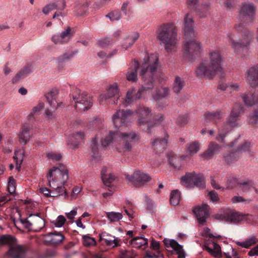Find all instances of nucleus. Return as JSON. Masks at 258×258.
<instances>
[{
    "label": "nucleus",
    "mask_w": 258,
    "mask_h": 258,
    "mask_svg": "<svg viewBox=\"0 0 258 258\" xmlns=\"http://www.w3.org/2000/svg\"><path fill=\"white\" fill-rule=\"evenodd\" d=\"M139 64L138 61H135L134 63L133 68L128 69L126 73V79L129 81L136 82L138 80L137 70L139 68Z\"/></svg>",
    "instance_id": "obj_33"
},
{
    "label": "nucleus",
    "mask_w": 258,
    "mask_h": 258,
    "mask_svg": "<svg viewBox=\"0 0 258 258\" xmlns=\"http://www.w3.org/2000/svg\"><path fill=\"white\" fill-rule=\"evenodd\" d=\"M223 116L224 113L221 110L208 112L205 114V121H212L217 124L221 120Z\"/></svg>",
    "instance_id": "obj_28"
},
{
    "label": "nucleus",
    "mask_w": 258,
    "mask_h": 258,
    "mask_svg": "<svg viewBox=\"0 0 258 258\" xmlns=\"http://www.w3.org/2000/svg\"><path fill=\"white\" fill-rule=\"evenodd\" d=\"M181 183L187 188H191L196 186L199 188L203 189L206 186L203 175L200 173H196L195 172L187 173L182 177Z\"/></svg>",
    "instance_id": "obj_11"
},
{
    "label": "nucleus",
    "mask_w": 258,
    "mask_h": 258,
    "mask_svg": "<svg viewBox=\"0 0 258 258\" xmlns=\"http://www.w3.org/2000/svg\"><path fill=\"white\" fill-rule=\"evenodd\" d=\"M58 94V90L56 88H53L45 95L49 105L54 109H57L61 104V102H58L57 100Z\"/></svg>",
    "instance_id": "obj_22"
},
{
    "label": "nucleus",
    "mask_w": 258,
    "mask_h": 258,
    "mask_svg": "<svg viewBox=\"0 0 258 258\" xmlns=\"http://www.w3.org/2000/svg\"><path fill=\"white\" fill-rule=\"evenodd\" d=\"M151 108L144 106H139L135 111L138 117L137 123L140 126L144 125L149 122V117L151 116Z\"/></svg>",
    "instance_id": "obj_17"
},
{
    "label": "nucleus",
    "mask_w": 258,
    "mask_h": 258,
    "mask_svg": "<svg viewBox=\"0 0 258 258\" xmlns=\"http://www.w3.org/2000/svg\"><path fill=\"white\" fill-rule=\"evenodd\" d=\"M40 190L46 197H57V196H63L58 190L57 191V192H56V195H53L52 194V192L54 190H55V189H54V188H52L51 190H49L46 187H42V188H40Z\"/></svg>",
    "instance_id": "obj_50"
},
{
    "label": "nucleus",
    "mask_w": 258,
    "mask_h": 258,
    "mask_svg": "<svg viewBox=\"0 0 258 258\" xmlns=\"http://www.w3.org/2000/svg\"><path fill=\"white\" fill-rule=\"evenodd\" d=\"M219 133L216 136V139L218 141H220L221 143H224L225 142V138L226 137L227 134L229 132H227L225 129H224V125H223L222 128L221 130H219Z\"/></svg>",
    "instance_id": "obj_58"
},
{
    "label": "nucleus",
    "mask_w": 258,
    "mask_h": 258,
    "mask_svg": "<svg viewBox=\"0 0 258 258\" xmlns=\"http://www.w3.org/2000/svg\"><path fill=\"white\" fill-rule=\"evenodd\" d=\"M72 96L74 107L80 111L87 110L92 106L91 99L85 92L75 88L72 90Z\"/></svg>",
    "instance_id": "obj_10"
},
{
    "label": "nucleus",
    "mask_w": 258,
    "mask_h": 258,
    "mask_svg": "<svg viewBox=\"0 0 258 258\" xmlns=\"http://www.w3.org/2000/svg\"><path fill=\"white\" fill-rule=\"evenodd\" d=\"M140 34L136 32L132 35H128L124 39L121 44L122 47L125 50L133 46L134 43L138 39Z\"/></svg>",
    "instance_id": "obj_32"
},
{
    "label": "nucleus",
    "mask_w": 258,
    "mask_h": 258,
    "mask_svg": "<svg viewBox=\"0 0 258 258\" xmlns=\"http://www.w3.org/2000/svg\"><path fill=\"white\" fill-rule=\"evenodd\" d=\"M209 4H202L199 6L195 12L200 17H205L207 16L209 13Z\"/></svg>",
    "instance_id": "obj_41"
},
{
    "label": "nucleus",
    "mask_w": 258,
    "mask_h": 258,
    "mask_svg": "<svg viewBox=\"0 0 258 258\" xmlns=\"http://www.w3.org/2000/svg\"><path fill=\"white\" fill-rule=\"evenodd\" d=\"M48 235L50 237V242L55 245L61 243L65 238L64 235L59 232L54 231L53 233H48Z\"/></svg>",
    "instance_id": "obj_37"
},
{
    "label": "nucleus",
    "mask_w": 258,
    "mask_h": 258,
    "mask_svg": "<svg viewBox=\"0 0 258 258\" xmlns=\"http://www.w3.org/2000/svg\"><path fill=\"white\" fill-rule=\"evenodd\" d=\"M98 145L97 143V140L96 137H95L93 139L90 148L91 149L92 152H93V155L92 156L93 158H95L97 157V155L98 154Z\"/></svg>",
    "instance_id": "obj_53"
},
{
    "label": "nucleus",
    "mask_w": 258,
    "mask_h": 258,
    "mask_svg": "<svg viewBox=\"0 0 258 258\" xmlns=\"http://www.w3.org/2000/svg\"><path fill=\"white\" fill-rule=\"evenodd\" d=\"M31 126L28 124H24L19 134V140L21 144L25 145L31 137L30 130Z\"/></svg>",
    "instance_id": "obj_27"
},
{
    "label": "nucleus",
    "mask_w": 258,
    "mask_h": 258,
    "mask_svg": "<svg viewBox=\"0 0 258 258\" xmlns=\"http://www.w3.org/2000/svg\"><path fill=\"white\" fill-rule=\"evenodd\" d=\"M241 104H236L228 116L226 121L224 123V129L227 132L231 131L233 128L239 124V116L242 110Z\"/></svg>",
    "instance_id": "obj_13"
},
{
    "label": "nucleus",
    "mask_w": 258,
    "mask_h": 258,
    "mask_svg": "<svg viewBox=\"0 0 258 258\" xmlns=\"http://www.w3.org/2000/svg\"><path fill=\"white\" fill-rule=\"evenodd\" d=\"M208 207L207 204H204L194 208L192 210V212L200 225H203L207 221L209 216Z\"/></svg>",
    "instance_id": "obj_19"
},
{
    "label": "nucleus",
    "mask_w": 258,
    "mask_h": 258,
    "mask_svg": "<svg viewBox=\"0 0 258 258\" xmlns=\"http://www.w3.org/2000/svg\"><path fill=\"white\" fill-rule=\"evenodd\" d=\"M8 244L9 249L8 254L12 258H23L26 253L25 246L17 243L16 239L9 235H3L0 236V245Z\"/></svg>",
    "instance_id": "obj_8"
},
{
    "label": "nucleus",
    "mask_w": 258,
    "mask_h": 258,
    "mask_svg": "<svg viewBox=\"0 0 258 258\" xmlns=\"http://www.w3.org/2000/svg\"><path fill=\"white\" fill-rule=\"evenodd\" d=\"M24 151L23 149L17 150L15 152L14 159L16 164V169L19 171L21 168V165L23 161Z\"/></svg>",
    "instance_id": "obj_38"
},
{
    "label": "nucleus",
    "mask_w": 258,
    "mask_h": 258,
    "mask_svg": "<svg viewBox=\"0 0 258 258\" xmlns=\"http://www.w3.org/2000/svg\"><path fill=\"white\" fill-rule=\"evenodd\" d=\"M47 178L49 185L51 188L55 189L52 192L56 195L57 191H59L64 198L68 197L64 184L69 178V171L67 167L63 164H58L50 169L47 174Z\"/></svg>",
    "instance_id": "obj_6"
},
{
    "label": "nucleus",
    "mask_w": 258,
    "mask_h": 258,
    "mask_svg": "<svg viewBox=\"0 0 258 258\" xmlns=\"http://www.w3.org/2000/svg\"><path fill=\"white\" fill-rule=\"evenodd\" d=\"M139 140V136L134 132L122 133L110 131L101 140V144L106 147L114 144L117 151L121 154L131 152L135 142Z\"/></svg>",
    "instance_id": "obj_3"
},
{
    "label": "nucleus",
    "mask_w": 258,
    "mask_h": 258,
    "mask_svg": "<svg viewBox=\"0 0 258 258\" xmlns=\"http://www.w3.org/2000/svg\"><path fill=\"white\" fill-rule=\"evenodd\" d=\"M193 26L192 16L188 13L184 17L183 31L186 40L183 44V52L184 57L190 61H192L195 57L199 56L203 50L199 41L194 39L188 40L195 36Z\"/></svg>",
    "instance_id": "obj_2"
},
{
    "label": "nucleus",
    "mask_w": 258,
    "mask_h": 258,
    "mask_svg": "<svg viewBox=\"0 0 258 258\" xmlns=\"http://www.w3.org/2000/svg\"><path fill=\"white\" fill-rule=\"evenodd\" d=\"M226 258H238V253L231 245H227L226 249L223 251Z\"/></svg>",
    "instance_id": "obj_48"
},
{
    "label": "nucleus",
    "mask_w": 258,
    "mask_h": 258,
    "mask_svg": "<svg viewBox=\"0 0 258 258\" xmlns=\"http://www.w3.org/2000/svg\"><path fill=\"white\" fill-rule=\"evenodd\" d=\"M66 219L62 215H59L56 220L51 222L56 227H61L64 224Z\"/></svg>",
    "instance_id": "obj_60"
},
{
    "label": "nucleus",
    "mask_w": 258,
    "mask_h": 258,
    "mask_svg": "<svg viewBox=\"0 0 258 258\" xmlns=\"http://www.w3.org/2000/svg\"><path fill=\"white\" fill-rule=\"evenodd\" d=\"M169 163L171 166L174 168L179 169L181 166V158L178 157L175 154L171 153L167 156Z\"/></svg>",
    "instance_id": "obj_36"
},
{
    "label": "nucleus",
    "mask_w": 258,
    "mask_h": 258,
    "mask_svg": "<svg viewBox=\"0 0 258 258\" xmlns=\"http://www.w3.org/2000/svg\"><path fill=\"white\" fill-rule=\"evenodd\" d=\"M125 179L135 187L144 185L151 179V176L140 170L135 171L131 175L125 174Z\"/></svg>",
    "instance_id": "obj_15"
},
{
    "label": "nucleus",
    "mask_w": 258,
    "mask_h": 258,
    "mask_svg": "<svg viewBox=\"0 0 258 258\" xmlns=\"http://www.w3.org/2000/svg\"><path fill=\"white\" fill-rule=\"evenodd\" d=\"M227 38L232 49L238 53L239 50L249 44L253 38V33L248 30H245L243 24L238 23L227 33Z\"/></svg>",
    "instance_id": "obj_7"
},
{
    "label": "nucleus",
    "mask_w": 258,
    "mask_h": 258,
    "mask_svg": "<svg viewBox=\"0 0 258 258\" xmlns=\"http://www.w3.org/2000/svg\"><path fill=\"white\" fill-rule=\"evenodd\" d=\"M222 62L220 52L217 49H212L209 53V59L202 61L195 73L199 77L212 79L217 74L222 72Z\"/></svg>",
    "instance_id": "obj_4"
},
{
    "label": "nucleus",
    "mask_w": 258,
    "mask_h": 258,
    "mask_svg": "<svg viewBox=\"0 0 258 258\" xmlns=\"http://www.w3.org/2000/svg\"><path fill=\"white\" fill-rule=\"evenodd\" d=\"M205 249L207 250L212 256L220 258L222 256V251L220 246L216 243L209 241L205 245Z\"/></svg>",
    "instance_id": "obj_24"
},
{
    "label": "nucleus",
    "mask_w": 258,
    "mask_h": 258,
    "mask_svg": "<svg viewBox=\"0 0 258 258\" xmlns=\"http://www.w3.org/2000/svg\"><path fill=\"white\" fill-rule=\"evenodd\" d=\"M32 214L28 218L20 219V222L26 229H32Z\"/></svg>",
    "instance_id": "obj_52"
},
{
    "label": "nucleus",
    "mask_w": 258,
    "mask_h": 258,
    "mask_svg": "<svg viewBox=\"0 0 258 258\" xmlns=\"http://www.w3.org/2000/svg\"><path fill=\"white\" fill-rule=\"evenodd\" d=\"M128 244L135 248H141L143 247L145 248L148 246V239L142 236H137L130 240Z\"/></svg>",
    "instance_id": "obj_31"
},
{
    "label": "nucleus",
    "mask_w": 258,
    "mask_h": 258,
    "mask_svg": "<svg viewBox=\"0 0 258 258\" xmlns=\"http://www.w3.org/2000/svg\"><path fill=\"white\" fill-rule=\"evenodd\" d=\"M113 43V41L108 37L99 39L97 41V45L101 48H105Z\"/></svg>",
    "instance_id": "obj_51"
},
{
    "label": "nucleus",
    "mask_w": 258,
    "mask_h": 258,
    "mask_svg": "<svg viewBox=\"0 0 258 258\" xmlns=\"http://www.w3.org/2000/svg\"><path fill=\"white\" fill-rule=\"evenodd\" d=\"M157 38L168 52L176 51L179 39L177 29L173 22L162 24L158 29Z\"/></svg>",
    "instance_id": "obj_5"
},
{
    "label": "nucleus",
    "mask_w": 258,
    "mask_h": 258,
    "mask_svg": "<svg viewBox=\"0 0 258 258\" xmlns=\"http://www.w3.org/2000/svg\"><path fill=\"white\" fill-rule=\"evenodd\" d=\"M169 94V90L167 87L162 88L156 91L154 95L155 100H160L168 96Z\"/></svg>",
    "instance_id": "obj_44"
},
{
    "label": "nucleus",
    "mask_w": 258,
    "mask_h": 258,
    "mask_svg": "<svg viewBox=\"0 0 258 258\" xmlns=\"http://www.w3.org/2000/svg\"><path fill=\"white\" fill-rule=\"evenodd\" d=\"M54 9L60 11L63 10L66 7V3L64 0H57L52 3Z\"/></svg>",
    "instance_id": "obj_54"
},
{
    "label": "nucleus",
    "mask_w": 258,
    "mask_h": 258,
    "mask_svg": "<svg viewBox=\"0 0 258 258\" xmlns=\"http://www.w3.org/2000/svg\"><path fill=\"white\" fill-rule=\"evenodd\" d=\"M136 253L133 251L125 250L120 253V258H134Z\"/></svg>",
    "instance_id": "obj_64"
},
{
    "label": "nucleus",
    "mask_w": 258,
    "mask_h": 258,
    "mask_svg": "<svg viewBox=\"0 0 258 258\" xmlns=\"http://www.w3.org/2000/svg\"><path fill=\"white\" fill-rule=\"evenodd\" d=\"M83 244L85 246H92L96 244V241L93 237L89 236L88 235L83 236Z\"/></svg>",
    "instance_id": "obj_55"
},
{
    "label": "nucleus",
    "mask_w": 258,
    "mask_h": 258,
    "mask_svg": "<svg viewBox=\"0 0 258 258\" xmlns=\"http://www.w3.org/2000/svg\"><path fill=\"white\" fill-rule=\"evenodd\" d=\"M16 190L15 180L12 176L9 177L8 183V190L10 195L15 193Z\"/></svg>",
    "instance_id": "obj_56"
},
{
    "label": "nucleus",
    "mask_w": 258,
    "mask_h": 258,
    "mask_svg": "<svg viewBox=\"0 0 258 258\" xmlns=\"http://www.w3.org/2000/svg\"><path fill=\"white\" fill-rule=\"evenodd\" d=\"M184 81L179 77H176L173 84V91L175 93H178L183 88Z\"/></svg>",
    "instance_id": "obj_42"
},
{
    "label": "nucleus",
    "mask_w": 258,
    "mask_h": 258,
    "mask_svg": "<svg viewBox=\"0 0 258 258\" xmlns=\"http://www.w3.org/2000/svg\"><path fill=\"white\" fill-rule=\"evenodd\" d=\"M255 7L252 3L244 2L241 4L239 19L246 23H250L254 20Z\"/></svg>",
    "instance_id": "obj_12"
},
{
    "label": "nucleus",
    "mask_w": 258,
    "mask_h": 258,
    "mask_svg": "<svg viewBox=\"0 0 258 258\" xmlns=\"http://www.w3.org/2000/svg\"><path fill=\"white\" fill-rule=\"evenodd\" d=\"M144 258H164L163 254L160 251H157L155 253L147 251Z\"/></svg>",
    "instance_id": "obj_62"
},
{
    "label": "nucleus",
    "mask_w": 258,
    "mask_h": 258,
    "mask_svg": "<svg viewBox=\"0 0 258 258\" xmlns=\"http://www.w3.org/2000/svg\"><path fill=\"white\" fill-rule=\"evenodd\" d=\"M187 150L190 155H194L200 150V144L198 142H194L187 145Z\"/></svg>",
    "instance_id": "obj_47"
},
{
    "label": "nucleus",
    "mask_w": 258,
    "mask_h": 258,
    "mask_svg": "<svg viewBox=\"0 0 258 258\" xmlns=\"http://www.w3.org/2000/svg\"><path fill=\"white\" fill-rule=\"evenodd\" d=\"M222 219L228 223L239 225L245 222L251 223L253 221L254 217L250 214H243L234 210L229 209L222 215Z\"/></svg>",
    "instance_id": "obj_9"
},
{
    "label": "nucleus",
    "mask_w": 258,
    "mask_h": 258,
    "mask_svg": "<svg viewBox=\"0 0 258 258\" xmlns=\"http://www.w3.org/2000/svg\"><path fill=\"white\" fill-rule=\"evenodd\" d=\"M210 231L211 230L209 228L206 227L202 231L201 235L204 236H208L210 238H218L220 237V236L219 235H218L216 233L213 234L211 233Z\"/></svg>",
    "instance_id": "obj_61"
},
{
    "label": "nucleus",
    "mask_w": 258,
    "mask_h": 258,
    "mask_svg": "<svg viewBox=\"0 0 258 258\" xmlns=\"http://www.w3.org/2000/svg\"><path fill=\"white\" fill-rule=\"evenodd\" d=\"M236 152H232L224 155V159L227 164H230L236 162L237 160L236 157Z\"/></svg>",
    "instance_id": "obj_49"
},
{
    "label": "nucleus",
    "mask_w": 258,
    "mask_h": 258,
    "mask_svg": "<svg viewBox=\"0 0 258 258\" xmlns=\"http://www.w3.org/2000/svg\"><path fill=\"white\" fill-rule=\"evenodd\" d=\"M168 135H166L162 138H157L154 140L152 143L153 148L156 153L160 152V151L165 149L168 144Z\"/></svg>",
    "instance_id": "obj_29"
},
{
    "label": "nucleus",
    "mask_w": 258,
    "mask_h": 258,
    "mask_svg": "<svg viewBox=\"0 0 258 258\" xmlns=\"http://www.w3.org/2000/svg\"><path fill=\"white\" fill-rule=\"evenodd\" d=\"M243 101L247 106H251L258 102V91L254 93H245L242 96Z\"/></svg>",
    "instance_id": "obj_30"
},
{
    "label": "nucleus",
    "mask_w": 258,
    "mask_h": 258,
    "mask_svg": "<svg viewBox=\"0 0 258 258\" xmlns=\"http://www.w3.org/2000/svg\"><path fill=\"white\" fill-rule=\"evenodd\" d=\"M107 169L106 167H103L101 170V177L102 180L107 186H109L110 184L115 180V177L111 173L107 174Z\"/></svg>",
    "instance_id": "obj_35"
},
{
    "label": "nucleus",
    "mask_w": 258,
    "mask_h": 258,
    "mask_svg": "<svg viewBox=\"0 0 258 258\" xmlns=\"http://www.w3.org/2000/svg\"><path fill=\"white\" fill-rule=\"evenodd\" d=\"M32 229L39 231L45 226L44 220L37 215H32Z\"/></svg>",
    "instance_id": "obj_34"
},
{
    "label": "nucleus",
    "mask_w": 258,
    "mask_h": 258,
    "mask_svg": "<svg viewBox=\"0 0 258 258\" xmlns=\"http://www.w3.org/2000/svg\"><path fill=\"white\" fill-rule=\"evenodd\" d=\"M74 35L73 29L67 27L60 34H55L52 36L51 40L55 44L68 43Z\"/></svg>",
    "instance_id": "obj_16"
},
{
    "label": "nucleus",
    "mask_w": 258,
    "mask_h": 258,
    "mask_svg": "<svg viewBox=\"0 0 258 258\" xmlns=\"http://www.w3.org/2000/svg\"><path fill=\"white\" fill-rule=\"evenodd\" d=\"M84 134L83 132H79L76 134H73L70 135L67 140V144L72 149H76L78 145L83 142Z\"/></svg>",
    "instance_id": "obj_23"
},
{
    "label": "nucleus",
    "mask_w": 258,
    "mask_h": 258,
    "mask_svg": "<svg viewBox=\"0 0 258 258\" xmlns=\"http://www.w3.org/2000/svg\"><path fill=\"white\" fill-rule=\"evenodd\" d=\"M111 21H118L121 18V14L118 11H114L106 16Z\"/></svg>",
    "instance_id": "obj_59"
},
{
    "label": "nucleus",
    "mask_w": 258,
    "mask_h": 258,
    "mask_svg": "<svg viewBox=\"0 0 258 258\" xmlns=\"http://www.w3.org/2000/svg\"><path fill=\"white\" fill-rule=\"evenodd\" d=\"M250 142H245L235 150V152L237 154H242L243 152L248 151L250 147Z\"/></svg>",
    "instance_id": "obj_57"
},
{
    "label": "nucleus",
    "mask_w": 258,
    "mask_h": 258,
    "mask_svg": "<svg viewBox=\"0 0 258 258\" xmlns=\"http://www.w3.org/2000/svg\"><path fill=\"white\" fill-rule=\"evenodd\" d=\"M118 94V85L116 83H114L108 86L106 94H103L100 95L99 100L100 101H106L111 98L115 97Z\"/></svg>",
    "instance_id": "obj_25"
},
{
    "label": "nucleus",
    "mask_w": 258,
    "mask_h": 258,
    "mask_svg": "<svg viewBox=\"0 0 258 258\" xmlns=\"http://www.w3.org/2000/svg\"><path fill=\"white\" fill-rule=\"evenodd\" d=\"M220 149L221 146L220 145L215 142H211L210 143L207 151L201 154V156L206 159H210L214 154L219 153Z\"/></svg>",
    "instance_id": "obj_26"
},
{
    "label": "nucleus",
    "mask_w": 258,
    "mask_h": 258,
    "mask_svg": "<svg viewBox=\"0 0 258 258\" xmlns=\"http://www.w3.org/2000/svg\"><path fill=\"white\" fill-rule=\"evenodd\" d=\"M158 66V56L156 53L148 54L145 56L142 64L140 75L144 85L136 93L135 89H130L126 93V97L122 102L124 106L131 104L135 100L141 98L144 92L151 89L153 86L154 77Z\"/></svg>",
    "instance_id": "obj_1"
},
{
    "label": "nucleus",
    "mask_w": 258,
    "mask_h": 258,
    "mask_svg": "<svg viewBox=\"0 0 258 258\" xmlns=\"http://www.w3.org/2000/svg\"><path fill=\"white\" fill-rule=\"evenodd\" d=\"M106 217L110 222H118L122 218V214L119 212H110L106 213Z\"/></svg>",
    "instance_id": "obj_45"
},
{
    "label": "nucleus",
    "mask_w": 258,
    "mask_h": 258,
    "mask_svg": "<svg viewBox=\"0 0 258 258\" xmlns=\"http://www.w3.org/2000/svg\"><path fill=\"white\" fill-rule=\"evenodd\" d=\"M258 242V239L256 236L252 235L245 239V241L242 242L237 241L236 243L242 247L247 248L254 245Z\"/></svg>",
    "instance_id": "obj_39"
},
{
    "label": "nucleus",
    "mask_w": 258,
    "mask_h": 258,
    "mask_svg": "<svg viewBox=\"0 0 258 258\" xmlns=\"http://www.w3.org/2000/svg\"><path fill=\"white\" fill-rule=\"evenodd\" d=\"M78 52V50H75L71 52L64 53L57 58L56 61L59 64L66 62L72 59Z\"/></svg>",
    "instance_id": "obj_40"
},
{
    "label": "nucleus",
    "mask_w": 258,
    "mask_h": 258,
    "mask_svg": "<svg viewBox=\"0 0 258 258\" xmlns=\"http://www.w3.org/2000/svg\"><path fill=\"white\" fill-rule=\"evenodd\" d=\"M245 78L251 87L255 88L258 86V64L247 70Z\"/></svg>",
    "instance_id": "obj_20"
},
{
    "label": "nucleus",
    "mask_w": 258,
    "mask_h": 258,
    "mask_svg": "<svg viewBox=\"0 0 258 258\" xmlns=\"http://www.w3.org/2000/svg\"><path fill=\"white\" fill-rule=\"evenodd\" d=\"M186 3L188 7L195 11H196L200 6L199 5V0H186Z\"/></svg>",
    "instance_id": "obj_63"
},
{
    "label": "nucleus",
    "mask_w": 258,
    "mask_h": 258,
    "mask_svg": "<svg viewBox=\"0 0 258 258\" xmlns=\"http://www.w3.org/2000/svg\"><path fill=\"white\" fill-rule=\"evenodd\" d=\"M166 249L168 251H174L178 255V258H185V251L182 246L174 239L165 238L163 240Z\"/></svg>",
    "instance_id": "obj_18"
},
{
    "label": "nucleus",
    "mask_w": 258,
    "mask_h": 258,
    "mask_svg": "<svg viewBox=\"0 0 258 258\" xmlns=\"http://www.w3.org/2000/svg\"><path fill=\"white\" fill-rule=\"evenodd\" d=\"M135 112L130 109H118L112 115V120L116 128L125 125Z\"/></svg>",
    "instance_id": "obj_14"
},
{
    "label": "nucleus",
    "mask_w": 258,
    "mask_h": 258,
    "mask_svg": "<svg viewBox=\"0 0 258 258\" xmlns=\"http://www.w3.org/2000/svg\"><path fill=\"white\" fill-rule=\"evenodd\" d=\"M239 185L241 186V189L243 192H247L251 188H253L255 193H257V189L253 186V182L251 180H246L245 181H240L239 182Z\"/></svg>",
    "instance_id": "obj_43"
},
{
    "label": "nucleus",
    "mask_w": 258,
    "mask_h": 258,
    "mask_svg": "<svg viewBox=\"0 0 258 258\" xmlns=\"http://www.w3.org/2000/svg\"><path fill=\"white\" fill-rule=\"evenodd\" d=\"M180 200V194L178 189L173 190L170 194V203L174 206L178 205Z\"/></svg>",
    "instance_id": "obj_46"
},
{
    "label": "nucleus",
    "mask_w": 258,
    "mask_h": 258,
    "mask_svg": "<svg viewBox=\"0 0 258 258\" xmlns=\"http://www.w3.org/2000/svg\"><path fill=\"white\" fill-rule=\"evenodd\" d=\"M99 237L100 241L109 247H115L120 245V239L119 238L106 232H102L99 234Z\"/></svg>",
    "instance_id": "obj_21"
}]
</instances>
